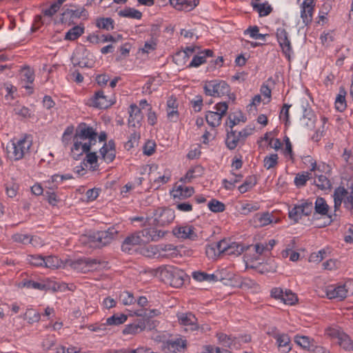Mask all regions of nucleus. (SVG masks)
Masks as SVG:
<instances>
[{
	"instance_id": "obj_1",
	"label": "nucleus",
	"mask_w": 353,
	"mask_h": 353,
	"mask_svg": "<svg viewBox=\"0 0 353 353\" xmlns=\"http://www.w3.org/2000/svg\"><path fill=\"white\" fill-rule=\"evenodd\" d=\"M203 90L205 94L208 96L221 97L227 95L229 99L232 101L236 99L235 94L230 93V87L225 81L214 79L205 81Z\"/></svg>"
},
{
	"instance_id": "obj_2",
	"label": "nucleus",
	"mask_w": 353,
	"mask_h": 353,
	"mask_svg": "<svg viewBox=\"0 0 353 353\" xmlns=\"http://www.w3.org/2000/svg\"><path fill=\"white\" fill-rule=\"evenodd\" d=\"M32 144L30 137L25 135L16 143H12L11 150H9V147H7L9 158L14 161H19L23 159L25 154L29 152Z\"/></svg>"
},
{
	"instance_id": "obj_3",
	"label": "nucleus",
	"mask_w": 353,
	"mask_h": 353,
	"mask_svg": "<svg viewBox=\"0 0 353 353\" xmlns=\"http://www.w3.org/2000/svg\"><path fill=\"white\" fill-rule=\"evenodd\" d=\"M99 264H100V261L89 257H83L77 260H68L66 261V265L81 273H87L97 269V266Z\"/></svg>"
},
{
	"instance_id": "obj_4",
	"label": "nucleus",
	"mask_w": 353,
	"mask_h": 353,
	"mask_svg": "<svg viewBox=\"0 0 353 353\" xmlns=\"http://www.w3.org/2000/svg\"><path fill=\"white\" fill-rule=\"evenodd\" d=\"M118 234L114 226L109 228L107 230L97 231L90 236V241L98 248L105 246L111 243Z\"/></svg>"
},
{
	"instance_id": "obj_5",
	"label": "nucleus",
	"mask_w": 353,
	"mask_h": 353,
	"mask_svg": "<svg viewBox=\"0 0 353 353\" xmlns=\"http://www.w3.org/2000/svg\"><path fill=\"white\" fill-rule=\"evenodd\" d=\"M175 215L174 212L170 208H159L154 212L152 218H148L150 225L156 226H165L173 221Z\"/></svg>"
},
{
	"instance_id": "obj_6",
	"label": "nucleus",
	"mask_w": 353,
	"mask_h": 353,
	"mask_svg": "<svg viewBox=\"0 0 353 353\" xmlns=\"http://www.w3.org/2000/svg\"><path fill=\"white\" fill-rule=\"evenodd\" d=\"M251 128H244L239 132L233 129H230V131L227 130L228 133L225 139L227 148L232 150L235 149L239 145L243 144L245 139L251 134Z\"/></svg>"
},
{
	"instance_id": "obj_7",
	"label": "nucleus",
	"mask_w": 353,
	"mask_h": 353,
	"mask_svg": "<svg viewBox=\"0 0 353 353\" xmlns=\"http://www.w3.org/2000/svg\"><path fill=\"white\" fill-rule=\"evenodd\" d=\"M313 203L310 200L302 201L289 210L288 216L294 223H298L303 216H309L313 210Z\"/></svg>"
},
{
	"instance_id": "obj_8",
	"label": "nucleus",
	"mask_w": 353,
	"mask_h": 353,
	"mask_svg": "<svg viewBox=\"0 0 353 353\" xmlns=\"http://www.w3.org/2000/svg\"><path fill=\"white\" fill-rule=\"evenodd\" d=\"M216 111H208L205 114V120L211 127H217L221 123L222 117L226 114L228 109L227 102H219L215 105Z\"/></svg>"
},
{
	"instance_id": "obj_9",
	"label": "nucleus",
	"mask_w": 353,
	"mask_h": 353,
	"mask_svg": "<svg viewBox=\"0 0 353 353\" xmlns=\"http://www.w3.org/2000/svg\"><path fill=\"white\" fill-rule=\"evenodd\" d=\"M74 138L81 141L88 139L87 143H90V147L97 143V132L95 130L85 123H81L77 128Z\"/></svg>"
},
{
	"instance_id": "obj_10",
	"label": "nucleus",
	"mask_w": 353,
	"mask_h": 353,
	"mask_svg": "<svg viewBox=\"0 0 353 353\" xmlns=\"http://www.w3.org/2000/svg\"><path fill=\"white\" fill-rule=\"evenodd\" d=\"M276 38L281 48L282 52L284 54L288 61H290L291 56L293 54V50L291 42L288 38V33L285 29L279 28L276 30Z\"/></svg>"
},
{
	"instance_id": "obj_11",
	"label": "nucleus",
	"mask_w": 353,
	"mask_h": 353,
	"mask_svg": "<svg viewBox=\"0 0 353 353\" xmlns=\"http://www.w3.org/2000/svg\"><path fill=\"white\" fill-rule=\"evenodd\" d=\"M186 341L181 338L169 339L163 342L161 346L165 353H183L186 348Z\"/></svg>"
},
{
	"instance_id": "obj_12",
	"label": "nucleus",
	"mask_w": 353,
	"mask_h": 353,
	"mask_svg": "<svg viewBox=\"0 0 353 353\" xmlns=\"http://www.w3.org/2000/svg\"><path fill=\"white\" fill-rule=\"evenodd\" d=\"M229 244L225 239L206 246L205 253L208 258L214 259L221 254H227Z\"/></svg>"
},
{
	"instance_id": "obj_13",
	"label": "nucleus",
	"mask_w": 353,
	"mask_h": 353,
	"mask_svg": "<svg viewBox=\"0 0 353 353\" xmlns=\"http://www.w3.org/2000/svg\"><path fill=\"white\" fill-rule=\"evenodd\" d=\"M180 324L184 326H188L191 331H196L201 330L203 332L205 330L203 325L199 326L198 325V319L192 312L183 313L178 316Z\"/></svg>"
},
{
	"instance_id": "obj_14",
	"label": "nucleus",
	"mask_w": 353,
	"mask_h": 353,
	"mask_svg": "<svg viewBox=\"0 0 353 353\" xmlns=\"http://www.w3.org/2000/svg\"><path fill=\"white\" fill-rule=\"evenodd\" d=\"M91 105L99 109H106L114 104V101L108 99V97L104 94L103 90H100L96 92L94 96L90 99Z\"/></svg>"
},
{
	"instance_id": "obj_15",
	"label": "nucleus",
	"mask_w": 353,
	"mask_h": 353,
	"mask_svg": "<svg viewBox=\"0 0 353 353\" xmlns=\"http://www.w3.org/2000/svg\"><path fill=\"white\" fill-rule=\"evenodd\" d=\"M347 290L345 284L330 285L326 288V295L329 299L342 301L347 297Z\"/></svg>"
},
{
	"instance_id": "obj_16",
	"label": "nucleus",
	"mask_w": 353,
	"mask_h": 353,
	"mask_svg": "<svg viewBox=\"0 0 353 353\" xmlns=\"http://www.w3.org/2000/svg\"><path fill=\"white\" fill-rule=\"evenodd\" d=\"M314 6V0H304L301 6V17L305 26L309 25L312 21Z\"/></svg>"
},
{
	"instance_id": "obj_17",
	"label": "nucleus",
	"mask_w": 353,
	"mask_h": 353,
	"mask_svg": "<svg viewBox=\"0 0 353 353\" xmlns=\"http://www.w3.org/2000/svg\"><path fill=\"white\" fill-rule=\"evenodd\" d=\"M128 125L134 128H140L143 120L141 110L136 104H131L129 108Z\"/></svg>"
},
{
	"instance_id": "obj_18",
	"label": "nucleus",
	"mask_w": 353,
	"mask_h": 353,
	"mask_svg": "<svg viewBox=\"0 0 353 353\" xmlns=\"http://www.w3.org/2000/svg\"><path fill=\"white\" fill-rule=\"evenodd\" d=\"M143 244V239L139 232L128 236L122 243L121 250L123 252L130 254L134 246Z\"/></svg>"
},
{
	"instance_id": "obj_19",
	"label": "nucleus",
	"mask_w": 353,
	"mask_h": 353,
	"mask_svg": "<svg viewBox=\"0 0 353 353\" xmlns=\"http://www.w3.org/2000/svg\"><path fill=\"white\" fill-rule=\"evenodd\" d=\"M143 239V244L150 241H157L161 239L165 232L155 228H146L139 232Z\"/></svg>"
},
{
	"instance_id": "obj_20",
	"label": "nucleus",
	"mask_w": 353,
	"mask_h": 353,
	"mask_svg": "<svg viewBox=\"0 0 353 353\" xmlns=\"http://www.w3.org/2000/svg\"><path fill=\"white\" fill-rule=\"evenodd\" d=\"M173 233L179 239H190L194 241L197 239L198 236L195 232V228L192 225H185L175 228Z\"/></svg>"
},
{
	"instance_id": "obj_21",
	"label": "nucleus",
	"mask_w": 353,
	"mask_h": 353,
	"mask_svg": "<svg viewBox=\"0 0 353 353\" xmlns=\"http://www.w3.org/2000/svg\"><path fill=\"white\" fill-rule=\"evenodd\" d=\"M74 144L71 148V156L75 160L80 159V157L90 150V143H83L81 141L73 139Z\"/></svg>"
},
{
	"instance_id": "obj_22",
	"label": "nucleus",
	"mask_w": 353,
	"mask_h": 353,
	"mask_svg": "<svg viewBox=\"0 0 353 353\" xmlns=\"http://www.w3.org/2000/svg\"><path fill=\"white\" fill-rule=\"evenodd\" d=\"M303 116L301 119L303 121V125L305 127L312 129L314 128L316 119L314 112L308 103H307L306 106H303Z\"/></svg>"
},
{
	"instance_id": "obj_23",
	"label": "nucleus",
	"mask_w": 353,
	"mask_h": 353,
	"mask_svg": "<svg viewBox=\"0 0 353 353\" xmlns=\"http://www.w3.org/2000/svg\"><path fill=\"white\" fill-rule=\"evenodd\" d=\"M338 339V343L344 350L352 351L353 350V341L349 335L343 332L334 331L331 334Z\"/></svg>"
},
{
	"instance_id": "obj_24",
	"label": "nucleus",
	"mask_w": 353,
	"mask_h": 353,
	"mask_svg": "<svg viewBox=\"0 0 353 353\" xmlns=\"http://www.w3.org/2000/svg\"><path fill=\"white\" fill-rule=\"evenodd\" d=\"M146 327L143 319H136L132 323L127 325L123 330V334H137L143 331Z\"/></svg>"
},
{
	"instance_id": "obj_25",
	"label": "nucleus",
	"mask_w": 353,
	"mask_h": 353,
	"mask_svg": "<svg viewBox=\"0 0 353 353\" xmlns=\"http://www.w3.org/2000/svg\"><path fill=\"white\" fill-rule=\"evenodd\" d=\"M170 2L176 10L188 12L199 4V0H170Z\"/></svg>"
},
{
	"instance_id": "obj_26",
	"label": "nucleus",
	"mask_w": 353,
	"mask_h": 353,
	"mask_svg": "<svg viewBox=\"0 0 353 353\" xmlns=\"http://www.w3.org/2000/svg\"><path fill=\"white\" fill-rule=\"evenodd\" d=\"M350 190L343 186H339L334 190V210L337 211L341 205L342 202H344L346 196H348Z\"/></svg>"
},
{
	"instance_id": "obj_27",
	"label": "nucleus",
	"mask_w": 353,
	"mask_h": 353,
	"mask_svg": "<svg viewBox=\"0 0 353 353\" xmlns=\"http://www.w3.org/2000/svg\"><path fill=\"white\" fill-rule=\"evenodd\" d=\"M214 52L212 50L207 49L200 52L198 54L193 57L191 62L187 66L188 68H197L206 62L207 57H212Z\"/></svg>"
},
{
	"instance_id": "obj_28",
	"label": "nucleus",
	"mask_w": 353,
	"mask_h": 353,
	"mask_svg": "<svg viewBox=\"0 0 353 353\" xmlns=\"http://www.w3.org/2000/svg\"><path fill=\"white\" fill-rule=\"evenodd\" d=\"M19 287L34 289L41 291H46L50 289V286L44 281H34L27 278L22 279V281L19 283Z\"/></svg>"
},
{
	"instance_id": "obj_29",
	"label": "nucleus",
	"mask_w": 353,
	"mask_h": 353,
	"mask_svg": "<svg viewBox=\"0 0 353 353\" xmlns=\"http://www.w3.org/2000/svg\"><path fill=\"white\" fill-rule=\"evenodd\" d=\"M276 343L278 349L283 352L288 353L292 350V345L289 336L286 334L275 335Z\"/></svg>"
},
{
	"instance_id": "obj_30",
	"label": "nucleus",
	"mask_w": 353,
	"mask_h": 353,
	"mask_svg": "<svg viewBox=\"0 0 353 353\" xmlns=\"http://www.w3.org/2000/svg\"><path fill=\"white\" fill-rule=\"evenodd\" d=\"M160 255L162 257L174 258L179 255L177 247L172 244H162L159 245Z\"/></svg>"
},
{
	"instance_id": "obj_31",
	"label": "nucleus",
	"mask_w": 353,
	"mask_h": 353,
	"mask_svg": "<svg viewBox=\"0 0 353 353\" xmlns=\"http://www.w3.org/2000/svg\"><path fill=\"white\" fill-rule=\"evenodd\" d=\"M193 279L196 281H208V282H215L220 280L217 274H208L201 271H195L192 274Z\"/></svg>"
},
{
	"instance_id": "obj_32",
	"label": "nucleus",
	"mask_w": 353,
	"mask_h": 353,
	"mask_svg": "<svg viewBox=\"0 0 353 353\" xmlns=\"http://www.w3.org/2000/svg\"><path fill=\"white\" fill-rule=\"evenodd\" d=\"M194 193V190L192 187L180 185L174 190L173 197L174 199H184L190 197Z\"/></svg>"
},
{
	"instance_id": "obj_33",
	"label": "nucleus",
	"mask_w": 353,
	"mask_h": 353,
	"mask_svg": "<svg viewBox=\"0 0 353 353\" xmlns=\"http://www.w3.org/2000/svg\"><path fill=\"white\" fill-rule=\"evenodd\" d=\"M251 247V245L245 246L241 243L232 242V243L229 244L226 254L239 256L243 252L250 251Z\"/></svg>"
},
{
	"instance_id": "obj_34",
	"label": "nucleus",
	"mask_w": 353,
	"mask_h": 353,
	"mask_svg": "<svg viewBox=\"0 0 353 353\" xmlns=\"http://www.w3.org/2000/svg\"><path fill=\"white\" fill-rule=\"evenodd\" d=\"M84 27L81 26H75L70 28L64 37L65 40L75 41L84 33Z\"/></svg>"
},
{
	"instance_id": "obj_35",
	"label": "nucleus",
	"mask_w": 353,
	"mask_h": 353,
	"mask_svg": "<svg viewBox=\"0 0 353 353\" xmlns=\"http://www.w3.org/2000/svg\"><path fill=\"white\" fill-rule=\"evenodd\" d=\"M228 121H227V125H228L230 129H233V128L239 122L245 121V119L243 116V114L240 110L230 113L228 116Z\"/></svg>"
},
{
	"instance_id": "obj_36",
	"label": "nucleus",
	"mask_w": 353,
	"mask_h": 353,
	"mask_svg": "<svg viewBox=\"0 0 353 353\" xmlns=\"http://www.w3.org/2000/svg\"><path fill=\"white\" fill-rule=\"evenodd\" d=\"M96 26L107 31L112 30L114 28V21L110 17L98 18L96 21Z\"/></svg>"
},
{
	"instance_id": "obj_37",
	"label": "nucleus",
	"mask_w": 353,
	"mask_h": 353,
	"mask_svg": "<svg viewBox=\"0 0 353 353\" xmlns=\"http://www.w3.org/2000/svg\"><path fill=\"white\" fill-rule=\"evenodd\" d=\"M170 284L174 288H180L184 283L183 272L174 271L170 274Z\"/></svg>"
},
{
	"instance_id": "obj_38",
	"label": "nucleus",
	"mask_w": 353,
	"mask_h": 353,
	"mask_svg": "<svg viewBox=\"0 0 353 353\" xmlns=\"http://www.w3.org/2000/svg\"><path fill=\"white\" fill-rule=\"evenodd\" d=\"M118 14L119 17L136 19H141L142 17V13L139 10L130 7L121 10L119 11Z\"/></svg>"
},
{
	"instance_id": "obj_39",
	"label": "nucleus",
	"mask_w": 353,
	"mask_h": 353,
	"mask_svg": "<svg viewBox=\"0 0 353 353\" xmlns=\"http://www.w3.org/2000/svg\"><path fill=\"white\" fill-rule=\"evenodd\" d=\"M315 212L322 216L327 215L329 206L322 197H317L314 205Z\"/></svg>"
},
{
	"instance_id": "obj_40",
	"label": "nucleus",
	"mask_w": 353,
	"mask_h": 353,
	"mask_svg": "<svg viewBox=\"0 0 353 353\" xmlns=\"http://www.w3.org/2000/svg\"><path fill=\"white\" fill-rule=\"evenodd\" d=\"M128 319V316L124 314H115L106 319L105 325H119L124 323Z\"/></svg>"
},
{
	"instance_id": "obj_41",
	"label": "nucleus",
	"mask_w": 353,
	"mask_h": 353,
	"mask_svg": "<svg viewBox=\"0 0 353 353\" xmlns=\"http://www.w3.org/2000/svg\"><path fill=\"white\" fill-rule=\"evenodd\" d=\"M345 95V90L343 88H341L335 99V107L339 112H343L346 108Z\"/></svg>"
},
{
	"instance_id": "obj_42",
	"label": "nucleus",
	"mask_w": 353,
	"mask_h": 353,
	"mask_svg": "<svg viewBox=\"0 0 353 353\" xmlns=\"http://www.w3.org/2000/svg\"><path fill=\"white\" fill-rule=\"evenodd\" d=\"M294 342L303 349L310 350L311 346L314 342L313 339H311L307 336L296 335L294 336Z\"/></svg>"
},
{
	"instance_id": "obj_43",
	"label": "nucleus",
	"mask_w": 353,
	"mask_h": 353,
	"mask_svg": "<svg viewBox=\"0 0 353 353\" xmlns=\"http://www.w3.org/2000/svg\"><path fill=\"white\" fill-rule=\"evenodd\" d=\"M311 178V173L308 172H299L296 174L294 183V185L300 188L306 185L307 181Z\"/></svg>"
},
{
	"instance_id": "obj_44",
	"label": "nucleus",
	"mask_w": 353,
	"mask_h": 353,
	"mask_svg": "<svg viewBox=\"0 0 353 353\" xmlns=\"http://www.w3.org/2000/svg\"><path fill=\"white\" fill-rule=\"evenodd\" d=\"M44 267L51 269H57L62 266L63 262L56 256H48L44 257Z\"/></svg>"
},
{
	"instance_id": "obj_45",
	"label": "nucleus",
	"mask_w": 353,
	"mask_h": 353,
	"mask_svg": "<svg viewBox=\"0 0 353 353\" xmlns=\"http://www.w3.org/2000/svg\"><path fill=\"white\" fill-rule=\"evenodd\" d=\"M243 34L254 39H265V34L259 33V28L257 26H249L244 30Z\"/></svg>"
},
{
	"instance_id": "obj_46",
	"label": "nucleus",
	"mask_w": 353,
	"mask_h": 353,
	"mask_svg": "<svg viewBox=\"0 0 353 353\" xmlns=\"http://www.w3.org/2000/svg\"><path fill=\"white\" fill-rule=\"evenodd\" d=\"M314 183L321 190H330L332 183L327 176L321 174L318 176L317 180L314 181Z\"/></svg>"
},
{
	"instance_id": "obj_47",
	"label": "nucleus",
	"mask_w": 353,
	"mask_h": 353,
	"mask_svg": "<svg viewBox=\"0 0 353 353\" xmlns=\"http://www.w3.org/2000/svg\"><path fill=\"white\" fill-rule=\"evenodd\" d=\"M188 59L189 54L183 51L177 52L173 56V61L179 66L185 65Z\"/></svg>"
},
{
	"instance_id": "obj_48",
	"label": "nucleus",
	"mask_w": 353,
	"mask_h": 353,
	"mask_svg": "<svg viewBox=\"0 0 353 353\" xmlns=\"http://www.w3.org/2000/svg\"><path fill=\"white\" fill-rule=\"evenodd\" d=\"M250 264H249L248 260L246 261L247 267H250L252 269L255 270L257 272L263 274L265 272V264L263 263L258 262V259L254 256L250 259Z\"/></svg>"
},
{
	"instance_id": "obj_49",
	"label": "nucleus",
	"mask_w": 353,
	"mask_h": 353,
	"mask_svg": "<svg viewBox=\"0 0 353 353\" xmlns=\"http://www.w3.org/2000/svg\"><path fill=\"white\" fill-rule=\"evenodd\" d=\"M134 313L137 316H143L148 319L157 316L161 314L159 310L157 309H142L137 310Z\"/></svg>"
},
{
	"instance_id": "obj_50",
	"label": "nucleus",
	"mask_w": 353,
	"mask_h": 353,
	"mask_svg": "<svg viewBox=\"0 0 353 353\" xmlns=\"http://www.w3.org/2000/svg\"><path fill=\"white\" fill-rule=\"evenodd\" d=\"M120 301L124 305H130L136 303V299L132 293L128 291L123 292L119 296Z\"/></svg>"
},
{
	"instance_id": "obj_51",
	"label": "nucleus",
	"mask_w": 353,
	"mask_h": 353,
	"mask_svg": "<svg viewBox=\"0 0 353 353\" xmlns=\"http://www.w3.org/2000/svg\"><path fill=\"white\" fill-rule=\"evenodd\" d=\"M30 264L37 267H44L45 260L44 256L41 254H32L28 255L27 258Z\"/></svg>"
},
{
	"instance_id": "obj_52",
	"label": "nucleus",
	"mask_w": 353,
	"mask_h": 353,
	"mask_svg": "<svg viewBox=\"0 0 353 353\" xmlns=\"http://www.w3.org/2000/svg\"><path fill=\"white\" fill-rule=\"evenodd\" d=\"M208 206L213 212H222L225 210L223 203L214 199L209 201Z\"/></svg>"
},
{
	"instance_id": "obj_53",
	"label": "nucleus",
	"mask_w": 353,
	"mask_h": 353,
	"mask_svg": "<svg viewBox=\"0 0 353 353\" xmlns=\"http://www.w3.org/2000/svg\"><path fill=\"white\" fill-rule=\"evenodd\" d=\"M261 102V97L259 94L255 95L250 104L247 106V110L250 114H252L253 116H255L256 114V107Z\"/></svg>"
},
{
	"instance_id": "obj_54",
	"label": "nucleus",
	"mask_w": 353,
	"mask_h": 353,
	"mask_svg": "<svg viewBox=\"0 0 353 353\" xmlns=\"http://www.w3.org/2000/svg\"><path fill=\"white\" fill-rule=\"evenodd\" d=\"M281 301L285 304L292 305L298 301V299L294 293H292L291 291H285V292L283 293Z\"/></svg>"
},
{
	"instance_id": "obj_55",
	"label": "nucleus",
	"mask_w": 353,
	"mask_h": 353,
	"mask_svg": "<svg viewBox=\"0 0 353 353\" xmlns=\"http://www.w3.org/2000/svg\"><path fill=\"white\" fill-rule=\"evenodd\" d=\"M255 179L252 176H250L247 178L245 181L239 186V190L241 193H245L250 190L253 185L255 184Z\"/></svg>"
},
{
	"instance_id": "obj_56",
	"label": "nucleus",
	"mask_w": 353,
	"mask_h": 353,
	"mask_svg": "<svg viewBox=\"0 0 353 353\" xmlns=\"http://www.w3.org/2000/svg\"><path fill=\"white\" fill-rule=\"evenodd\" d=\"M68 14H70L71 17L74 18H80L81 17H86L88 16V12L85 8H82L81 10L76 9H67L63 13V15Z\"/></svg>"
},
{
	"instance_id": "obj_57",
	"label": "nucleus",
	"mask_w": 353,
	"mask_h": 353,
	"mask_svg": "<svg viewBox=\"0 0 353 353\" xmlns=\"http://www.w3.org/2000/svg\"><path fill=\"white\" fill-rule=\"evenodd\" d=\"M252 224L255 228H260L265 225V212L256 214L251 219Z\"/></svg>"
},
{
	"instance_id": "obj_58",
	"label": "nucleus",
	"mask_w": 353,
	"mask_h": 353,
	"mask_svg": "<svg viewBox=\"0 0 353 353\" xmlns=\"http://www.w3.org/2000/svg\"><path fill=\"white\" fill-rule=\"evenodd\" d=\"M327 251L325 249L319 250L318 252H313L309 257L310 262L319 263L326 257Z\"/></svg>"
},
{
	"instance_id": "obj_59",
	"label": "nucleus",
	"mask_w": 353,
	"mask_h": 353,
	"mask_svg": "<svg viewBox=\"0 0 353 353\" xmlns=\"http://www.w3.org/2000/svg\"><path fill=\"white\" fill-rule=\"evenodd\" d=\"M266 143L268 144L266 148L269 146L276 150L281 149L282 146V143L279 139L270 138L268 133H266Z\"/></svg>"
},
{
	"instance_id": "obj_60",
	"label": "nucleus",
	"mask_w": 353,
	"mask_h": 353,
	"mask_svg": "<svg viewBox=\"0 0 353 353\" xmlns=\"http://www.w3.org/2000/svg\"><path fill=\"white\" fill-rule=\"evenodd\" d=\"M22 80L28 83H32L34 80V74L30 68H26L22 71Z\"/></svg>"
},
{
	"instance_id": "obj_61",
	"label": "nucleus",
	"mask_w": 353,
	"mask_h": 353,
	"mask_svg": "<svg viewBox=\"0 0 353 353\" xmlns=\"http://www.w3.org/2000/svg\"><path fill=\"white\" fill-rule=\"evenodd\" d=\"M170 179V174L159 176L155 179L152 184L155 190L160 188L161 185L167 183Z\"/></svg>"
},
{
	"instance_id": "obj_62",
	"label": "nucleus",
	"mask_w": 353,
	"mask_h": 353,
	"mask_svg": "<svg viewBox=\"0 0 353 353\" xmlns=\"http://www.w3.org/2000/svg\"><path fill=\"white\" fill-rule=\"evenodd\" d=\"M347 189L350 190V193L348 196H346L344 200V203L345 205L349 204L351 208L353 209V179H349L347 183Z\"/></svg>"
},
{
	"instance_id": "obj_63",
	"label": "nucleus",
	"mask_w": 353,
	"mask_h": 353,
	"mask_svg": "<svg viewBox=\"0 0 353 353\" xmlns=\"http://www.w3.org/2000/svg\"><path fill=\"white\" fill-rule=\"evenodd\" d=\"M251 5L260 17H265V3H261V0H252Z\"/></svg>"
},
{
	"instance_id": "obj_64",
	"label": "nucleus",
	"mask_w": 353,
	"mask_h": 353,
	"mask_svg": "<svg viewBox=\"0 0 353 353\" xmlns=\"http://www.w3.org/2000/svg\"><path fill=\"white\" fill-rule=\"evenodd\" d=\"M59 9L60 8L57 4L52 3L48 8L42 10V14L45 17H52Z\"/></svg>"
}]
</instances>
